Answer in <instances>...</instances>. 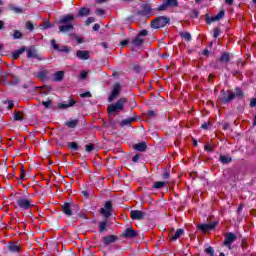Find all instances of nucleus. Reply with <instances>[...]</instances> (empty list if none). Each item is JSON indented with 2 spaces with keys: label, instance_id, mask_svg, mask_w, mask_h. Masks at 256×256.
<instances>
[{
  "label": "nucleus",
  "instance_id": "49530a36",
  "mask_svg": "<svg viewBox=\"0 0 256 256\" xmlns=\"http://www.w3.org/2000/svg\"><path fill=\"white\" fill-rule=\"evenodd\" d=\"M14 121H23L21 113H19L18 111L14 112Z\"/></svg>",
  "mask_w": 256,
  "mask_h": 256
},
{
  "label": "nucleus",
  "instance_id": "864d4df0",
  "mask_svg": "<svg viewBox=\"0 0 256 256\" xmlns=\"http://www.w3.org/2000/svg\"><path fill=\"white\" fill-rule=\"evenodd\" d=\"M214 39H217L219 35H221V29L219 28H214Z\"/></svg>",
  "mask_w": 256,
  "mask_h": 256
},
{
  "label": "nucleus",
  "instance_id": "5fc2aeb1",
  "mask_svg": "<svg viewBox=\"0 0 256 256\" xmlns=\"http://www.w3.org/2000/svg\"><path fill=\"white\" fill-rule=\"evenodd\" d=\"M211 125V122L207 121V122H204L202 125H201V129H204L205 131H207V129H209V126Z\"/></svg>",
  "mask_w": 256,
  "mask_h": 256
},
{
  "label": "nucleus",
  "instance_id": "58836bf2",
  "mask_svg": "<svg viewBox=\"0 0 256 256\" xmlns=\"http://www.w3.org/2000/svg\"><path fill=\"white\" fill-rule=\"evenodd\" d=\"M180 37H182L186 41H191V33L189 32H180Z\"/></svg>",
  "mask_w": 256,
  "mask_h": 256
},
{
  "label": "nucleus",
  "instance_id": "393cba45",
  "mask_svg": "<svg viewBox=\"0 0 256 256\" xmlns=\"http://www.w3.org/2000/svg\"><path fill=\"white\" fill-rule=\"evenodd\" d=\"M8 250L11 253H19V251H21V247H19V245H17V242H12L8 244Z\"/></svg>",
  "mask_w": 256,
  "mask_h": 256
},
{
  "label": "nucleus",
  "instance_id": "0e129e2a",
  "mask_svg": "<svg viewBox=\"0 0 256 256\" xmlns=\"http://www.w3.org/2000/svg\"><path fill=\"white\" fill-rule=\"evenodd\" d=\"M245 207V205L243 203H241L239 206H238V209H237V213L238 215H241V212L243 211V208Z\"/></svg>",
  "mask_w": 256,
  "mask_h": 256
},
{
  "label": "nucleus",
  "instance_id": "ddd939ff",
  "mask_svg": "<svg viewBox=\"0 0 256 256\" xmlns=\"http://www.w3.org/2000/svg\"><path fill=\"white\" fill-rule=\"evenodd\" d=\"M119 240L117 235H106L102 238L104 247H109L111 243H116Z\"/></svg>",
  "mask_w": 256,
  "mask_h": 256
},
{
  "label": "nucleus",
  "instance_id": "c9c22d12",
  "mask_svg": "<svg viewBox=\"0 0 256 256\" xmlns=\"http://www.w3.org/2000/svg\"><path fill=\"white\" fill-rule=\"evenodd\" d=\"M68 148L71 149V151H79V144H77V142H68Z\"/></svg>",
  "mask_w": 256,
  "mask_h": 256
},
{
  "label": "nucleus",
  "instance_id": "9d476101",
  "mask_svg": "<svg viewBox=\"0 0 256 256\" xmlns=\"http://www.w3.org/2000/svg\"><path fill=\"white\" fill-rule=\"evenodd\" d=\"M119 93H121V84L116 82L113 86L112 92L108 97L109 103L115 101L119 97Z\"/></svg>",
  "mask_w": 256,
  "mask_h": 256
},
{
  "label": "nucleus",
  "instance_id": "a878e982",
  "mask_svg": "<svg viewBox=\"0 0 256 256\" xmlns=\"http://www.w3.org/2000/svg\"><path fill=\"white\" fill-rule=\"evenodd\" d=\"M135 121H137L136 117H130V118L123 119L120 122V127H127V125H131Z\"/></svg>",
  "mask_w": 256,
  "mask_h": 256
},
{
  "label": "nucleus",
  "instance_id": "c756f323",
  "mask_svg": "<svg viewBox=\"0 0 256 256\" xmlns=\"http://www.w3.org/2000/svg\"><path fill=\"white\" fill-rule=\"evenodd\" d=\"M91 10L87 7H82L78 12V17H86V15H90Z\"/></svg>",
  "mask_w": 256,
  "mask_h": 256
},
{
  "label": "nucleus",
  "instance_id": "9b49d317",
  "mask_svg": "<svg viewBox=\"0 0 256 256\" xmlns=\"http://www.w3.org/2000/svg\"><path fill=\"white\" fill-rule=\"evenodd\" d=\"M122 236L125 239H135L136 237H139V232L137 230H133L132 227H128L122 232Z\"/></svg>",
  "mask_w": 256,
  "mask_h": 256
},
{
  "label": "nucleus",
  "instance_id": "ea45409f",
  "mask_svg": "<svg viewBox=\"0 0 256 256\" xmlns=\"http://www.w3.org/2000/svg\"><path fill=\"white\" fill-rule=\"evenodd\" d=\"M86 153H91L92 151H95V144L90 143L85 146Z\"/></svg>",
  "mask_w": 256,
  "mask_h": 256
},
{
  "label": "nucleus",
  "instance_id": "c03bdc74",
  "mask_svg": "<svg viewBox=\"0 0 256 256\" xmlns=\"http://www.w3.org/2000/svg\"><path fill=\"white\" fill-rule=\"evenodd\" d=\"M20 179L22 181H25V179H27V172L25 171V169L23 167H21V169H20Z\"/></svg>",
  "mask_w": 256,
  "mask_h": 256
},
{
  "label": "nucleus",
  "instance_id": "e433bc0d",
  "mask_svg": "<svg viewBox=\"0 0 256 256\" xmlns=\"http://www.w3.org/2000/svg\"><path fill=\"white\" fill-rule=\"evenodd\" d=\"M244 95L245 94L243 93V90L241 88H235V97H238V99H243Z\"/></svg>",
  "mask_w": 256,
  "mask_h": 256
},
{
  "label": "nucleus",
  "instance_id": "2f4dec72",
  "mask_svg": "<svg viewBox=\"0 0 256 256\" xmlns=\"http://www.w3.org/2000/svg\"><path fill=\"white\" fill-rule=\"evenodd\" d=\"M8 9H9V11H13V12L16 13V14H21V13H23V8L17 7V6H15V5H13V4H10V5L8 6Z\"/></svg>",
  "mask_w": 256,
  "mask_h": 256
},
{
  "label": "nucleus",
  "instance_id": "6e6552de",
  "mask_svg": "<svg viewBox=\"0 0 256 256\" xmlns=\"http://www.w3.org/2000/svg\"><path fill=\"white\" fill-rule=\"evenodd\" d=\"M217 225H219V222H212V223H203L198 224L196 227L198 231H202V233H209L210 231H213L216 229Z\"/></svg>",
  "mask_w": 256,
  "mask_h": 256
},
{
  "label": "nucleus",
  "instance_id": "f3484780",
  "mask_svg": "<svg viewBox=\"0 0 256 256\" xmlns=\"http://www.w3.org/2000/svg\"><path fill=\"white\" fill-rule=\"evenodd\" d=\"M77 103L74 98H69L68 103L62 102L58 104V109H69V107H74Z\"/></svg>",
  "mask_w": 256,
  "mask_h": 256
},
{
  "label": "nucleus",
  "instance_id": "4be33fe9",
  "mask_svg": "<svg viewBox=\"0 0 256 256\" xmlns=\"http://www.w3.org/2000/svg\"><path fill=\"white\" fill-rule=\"evenodd\" d=\"M65 78V72L64 71H57L53 77H52V81L59 83L61 81H63V79Z\"/></svg>",
  "mask_w": 256,
  "mask_h": 256
},
{
  "label": "nucleus",
  "instance_id": "338daca9",
  "mask_svg": "<svg viewBox=\"0 0 256 256\" xmlns=\"http://www.w3.org/2000/svg\"><path fill=\"white\" fill-rule=\"evenodd\" d=\"M96 14H98V15H100V16H101V15H105V10L99 8V9L96 10Z\"/></svg>",
  "mask_w": 256,
  "mask_h": 256
},
{
  "label": "nucleus",
  "instance_id": "37998d69",
  "mask_svg": "<svg viewBox=\"0 0 256 256\" xmlns=\"http://www.w3.org/2000/svg\"><path fill=\"white\" fill-rule=\"evenodd\" d=\"M40 27H42L43 29H52L53 24H51V22L49 21H45L43 24H40Z\"/></svg>",
  "mask_w": 256,
  "mask_h": 256
},
{
  "label": "nucleus",
  "instance_id": "e2e57ef3",
  "mask_svg": "<svg viewBox=\"0 0 256 256\" xmlns=\"http://www.w3.org/2000/svg\"><path fill=\"white\" fill-rule=\"evenodd\" d=\"M87 75H88L87 71H82L80 73V79L82 80L87 79Z\"/></svg>",
  "mask_w": 256,
  "mask_h": 256
},
{
  "label": "nucleus",
  "instance_id": "2eb2a0df",
  "mask_svg": "<svg viewBox=\"0 0 256 256\" xmlns=\"http://www.w3.org/2000/svg\"><path fill=\"white\" fill-rule=\"evenodd\" d=\"M51 46L54 51H61L62 53H69V46H62V48L57 44L55 39L51 40Z\"/></svg>",
  "mask_w": 256,
  "mask_h": 256
},
{
  "label": "nucleus",
  "instance_id": "1a4fd4ad",
  "mask_svg": "<svg viewBox=\"0 0 256 256\" xmlns=\"http://www.w3.org/2000/svg\"><path fill=\"white\" fill-rule=\"evenodd\" d=\"M237 241V235L233 234V232H228L225 234L223 245L231 250V245Z\"/></svg>",
  "mask_w": 256,
  "mask_h": 256
},
{
  "label": "nucleus",
  "instance_id": "bb28decb",
  "mask_svg": "<svg viewBox=\"0 0 256 256\" xmlns=\"http://www.w3.org/2000/svg\"><path fill=\"white\" fill-rule=\"evenodd\" d=\"M64 125H66V127H69V129H75V127H78L79 125V120L78 119L69 120V121H66Z\"/></svg>",
  "mask_w": 256,
  "mask_h": 256
},
{
  "label": "nucleus",
  "instance_id": "f8f14e48",
  "mask_svg": "<svg viewBox=\"0 0 256 256\" xmlns=\"http://www.w3.org/2000/svg\"><path fill=\"white\" fill-rule=\"evenodd\" d=\"M26 51H27L28 59H37V61H43V57L40 56V54L37 52V49H35V47H31Z\"/></svg>",
  "mask_w": 256,
  "mask_h": 256
},
{
  "label": "nucleus",
  "instance_id": "bf43d9fd",
  "mask_svg": "<svg viewBox=\"0 0 256 256\" xmlns=\"http://www.w3.org/2000/svg\"><path fill=\"white\" fill-rule=\"evenodd\" d=\"M42 88L45 89V92H43L44 95H47V93H50V91L53 90V88L51 86H44Z\"/></svg>",
  "mask_w": 256,
  "mask_h": 256
},
{
  "label": "nucleus",
  "instance_id": "b1692460",
  "mask_svg": "<svg viewBox=\"0 0 256 256\" xmlns=\"http://www.w3.org/2000/svg\"><path fill=\"white\" fill-rule=\"evenodd\" d=\"M133 149H135V151H140V153H143V151H147V143L139 142L137 144H134Z\"/></svg>",
  "mask_w": 256,
  "mask_h": 256
},
{
  "label": "nucleus",
  "instance_id": "4d7b16f0",
  "mask_svg": "<svg viewBox=\"0 0 256 256\" xmlns=\"http://www.w3.org/2000/svg\"><path fill=\"white\" fill-rule=\"evenodd\" d=\"M91 23H95V18L94 17H89L87 18L85 25H91Z\"/></svg>",
  "mask_w": 256,
  "mask_h": 256
},
{
  "label": "nucleus",
  "instance_id": "3c124183",
  "mask_svg": "<svg viewBox=\"0 0 256 256\" xmlns=\"http://www.w3.org/2000/svg\"><path fill=\"white\" fill-rule=\"evenodd\" d=\"M26 29L28 31H33V29H35V26L33 25V23L28 21V22H26Z\"/></svg>",
  "mask_w": 256,
  "mask_h": 256
},
{
  "label": "nucleus",
  "instance_id": "a211bd4d",
  "mask_svg": "<svg viewBox=\"0 0 256 256\" xmlns=\"http://www.w3.org/2000/svg\"><path fill=\"white\" fill-rule=\"evenodd\" d=\"M73 21H75V17L71 14H68L66 16H63L59 20V23H61V25H71V23H73Z\"/></svg>",
  "mask_w": 256,
  "mask_h": 256
},
{
  "label": "nucleus",
  "instance_id": "dca6fc26",
  "mask_svg": "<svg viewBox=\"0 0 256 256\" xmlns=\"http://www.w3.org/2000/svg\"><path fill=\"white\" fill-rule=\"evenodd\" d=\"M144 41L145 40L139 36H136L135 38H133L130 42L132 51H133V49H135V47H141V45H143Z\"/></svg>",
  "mask_w": 256,
  "mask_h": 256
},
{
  "label": "nucleus",
  "instance_id": "c85d7f7f",
  "mask_svg": "<svg viewBox=\"0 0 256 256\" xmlns=\"http://www.w3.org/2000/svg\"><path fill=\"white\" fill-rule=\"evenodd\" d=\"M231 61V54L224 52L221 56H220V62L221 63H229Z\"/></svg>",
  "mask_w": 256,
  "mask_h": 256
},
{
  "label": "nucleus",
  "instance_id": "20e7f679",
  "mask_svg": "<svg viewBox=\"0 0 256 256\" xmlns=\"http://www.w3.org/2000/svg\"><path fill=\"white\" fill-rule=\"evenodd\" d=\"M151 11H153V9L149 4H143L141 6V10L138 11L136 15L139 17V19L146 21V19H149V17H153V13H151Z\"/></svg>",
  "mask_w": 256,
  "mask_h": 256
},
{
  "label": "nucleus",
  "instance_id": "6ab92c4d",
  "mask_svg": "<svg viewBox=\"0 0 256 256\" xmlns=\"http://www.w3.org/2000/svg\"><path fill=\"white\" fill-rule=\"evenodd\" d=\"M62 213L66 215L67 217H71L73 215V210L71 209V203L69 202H64L62 205Z\"/></svg>",
  "mask_w": 256,
  "mask_h": 256
},
{
  "label": "nucleus",
  "instance_id": "5701e85b",
  "mask_svg": "<svg viewBox=\"0 0 256 256\" xmlns=\"http://www.w3.org/2000/svg\"><path fill=\"white\" fill-rule=\"evenodd\" d=\"M75 27L73 24H62L59 26L60 33H69V31H73Z\"/></svg>",
  "mask_w": 256,
  "mask_h": 256
},
{
  "label": "nucleus",
  "instance_id": "72a5a7b5",
  "mask_svg": "<svg viewBox=\"0 0 256 256\" xmlns=\"http://www.w3.org/2000/svg\"><path fill=\"white\" fill-rule=\"evenodd\" d=\"M165 185H167V182L157 181V182H154V184L152 185V189H163Z\"/></svg>",
  "mask_w": 256,
  "mask_h": 256
},
{
  "label": "nucleus",
  "instance_id": "6e6d98bb",
  "mask_svg": "<svg viewBox=\"0 0 256 256\" xmlns=\"http://www.w3.org/2000/svg\"><path fill=\"white\" fill-rule=\"evenodd\" d=\"M191 17H193V19H198L199 18V10H193L191 13Z\"/></svg>",
  "mask_w": 256,
  "mask_h": 256
},
{
  "label": "nucleus",
  "instance_id": "052dcab7",
  "mask_svg": "<svg viewBox=\"0 0 256 256\" xmlns=\"http://www.w3.org/2000/svg\"><path fill=\"white\" fill-rule=\"evenodd\" d=\"M139 159H141V155H139V154H136L132 157L133 163H137V161H139Z\"/></svg>",
  "mask_w": 256,
  "mask_h": 256
},
{
  "label": "nucleus",
  "instance_id": "603ef678",
  "mask_svg": "<svg viewBox=\"0 0 256 256\" xmlns=\"http://www.w3.org/2000/svg\"><path fill=\"white\" fill-rule=\"evenodd\" d=\"M169 177H171V173L168 170H164V172L162 173V178L169 179Z\"/></svg>",
  "mask_w": 256,
  "mask_h": 256
},
{
  "label": "nucleus",
  "instance_id": "7c9ffc66",
  "mask_svg": "<svg viewBox=\"0 0 256 256\" xmlns=\"http://www.w3.org/2000/svg\"><path fill=\"white\" fill-rule=\"evenodd\" d=\"M48 73L49 72L47 70H41L36 74V77L41 81H45V79H47Z\"/></svg>",
  "mask_w": 256,
  "mask_h": 256
},
{
  "label": "nucleus",
  "instance_id": "cd10ccee",
  "mask_svg": "<svg viewBox=\"0 0 256 256\" xmlns=\"http://www.w3.org/2000/svg\"><path fill=\"white\" fill-rule=\"evenodd\" d=\"M184 233L185 230H183L182 228L177 229L175 234L170 238L171 241H177V239H179Z\"/></svg>",
  "mask_w": 256,
  "mask_h": 256
},
{
  "label": "nucleus",
  "instance_id": "f704fd0d",
  "mask_svg": "<svg viewBox=\"0 0 256 256\" xmlns=\"http://www.w3.org/2000/svg\"><path fill=\"white\" fill-rule=\"evenodd\" d=\"M98 231L100 233H106V231H107V221H102V222L99 223Z\"/></svg>",
  "mask_w": 256,
  "mask_h": 256
},
{
  "label": "nucleus",
  "instance_id": "79ce46f5",
  "mask_svg": "<svg viewBox=\"0 0 256 256\" xmlns=\"http://www.w3.org/2000/svg\"><path fill=\"white\" fill-rule=\"evenodd\" d=\"M225 17V10H221L217 15L214 16L216 21H221V19Z\"/></svg>",
  "mask_w": 256,
  "mask_h": 256
},
{
  "label": "nucleus",
  "instance_id": "a18cd8bd",
  "mask_svg": "<svg viewBox=\"0 0 256 256\" xmlns=\"http://www.w3.org/2000/svg\"><path fill=\"white\" fill-rule=\"evenodd\" d=\"M23 37V33L19 30H15L13 34V39H21Z\"/></svg>",
  "mask_w": 256,
  "mask_h": 256
},
{
  "label": "nucleus",
  "instance_id": "f257e3e1",
  "mask_svg": "<svg viewBox=\"0 0 256 256\" xmlns=\"http://www.w3.org/2000/svg\"><path fill=\"white\" fill-rule=\"evenodd\" d=\"M167 25H171V18L167 16H158L150 22L152 29H163V27H167Z\"/></svg>",
  "mask_w": 256,
  "mask_h": 256
},
{
  "label": "nucleus",
  "instance_id": "09e8293b",
  "mask_svg": "<svg viewBox=\"0 0 256 256\" xmlns=\"http://www.w3.org/2000/svg\"><path fill=\"white\" fill-rule=\"evenodd\" d=\"M42 105H44L46 109H49V107H52L53 102L51 101V99H48L47 101H42Z\"/></svg>",
  "mask_w": 256,
  "mask_h": 256
},
{
  "label": "nucleus",
  "instance_id": "4468645a",
  "mask_svg": "<svg viewBox=\"0 0 256 256\" xmlns=\"http://www.w3.org/2000/svg\"><path fill=\"white\" fill-rule=\"evenodd\" d=\"M146 213L141 210H131L130 211V217L133 220L141 221L142 219H145Z\"/></svg>",
  "mask_w": 256,
  "mask_h": 256
},
{
  "label": "nucleus",
  "instance_id": "13d9d810",
  "mask_svg": "<svg viewBox=\"0 0 256 256\" xmlns=\"http://www.w3.org/2000/svg\"><path fill=\"white\" fill-rule=\"evenodd\" d=\"M80 97H82V99H85L87 97H92L91 92H84L82 94H80Z\"/></svg>",
  "mask_w": 256,
  "mask_h": 256
},
{
  "label": "nucleus",
  "instance_id": "680f3d73",
  "mask_svg": "<svg viewBox=\"0 0 256 256\" xmlns=\"http://www.w3.org/2000/svg\"><path fill=\"white\" fill-rule=\"evenodd\" d=\"M129 43V40H122V41H120V47H121V49H123V47H125V46H127V44Z\"/></svg>",
  "mask_w": 256,
  "mask_h": 256
},
{
  "label": "nucleus",
  "instance_id": "69168bd1",
  "mask_svg": "<svg viewBox=\"0 0 256 256\" xmlns=\"http://www.w3.org/2000/svg\"><path fill=\"white\" fill-rule=\"evenodd\" d=\"M13 107H15V102H13V100H9L7 109H12Z\"/></svg>",
  "mask_w": 256,
  "mask_h": 256
},
{
  "label": "nucleus",
  "instance_id": "4c0bfd02",
  "mask_svg": "<svg viewBox=\"0 0 256 256\" xmlns=\"http://www.w3.org/2000/svg\"><path fill=\"white\" fill-rule=\"evenodd\" d=\"M207 25H211V23H215L217 21L215 16L210 17L209 14L204 15Z\"/></svg>",
  "mask_w": 256,
  "mask_h": 256
},
{
  "label": "nucleus",
  "instance_id": "412c9836",
  "mask_svg": "<svg viewBox=\"0 0 256 256\" xmlns=\"http://www.w3.org/2000/svg\"><path fill=\"white\" fill-rule=\"evenodd\" d=\"M76 57H78V59H81V61H87L90 57L89 51H87V50H78L76 52Z\"/></svg>",
  "mask_w": 256,
  "mask_h": 256
},
{
  "label": "nucleus",
  "instance_id": "8fccbe9b",
  "mask_svg": "<svg viewBox=\"0 0 256 256\" xmlns=\"http://www.w3.org/2000/svg\"><path fill=\"white\" fill-rule=\"evenodd\" d=\"M147 35H149V31L143 29L138 33V37L142 38V37H147Z\"/></svg>",
  "mask_w": 256,
  "mask_h": 256
},
{
  "label": "nucleus",
  "instance_id": "7ed1b4c3",
  "mask_svg": "<svg viewBox=\"0 0 256 256\" xmlns=\"http://www.w3.org/2000/svg\"><path fill=\"white\" fill-rule=\"evenodd\" d=\"M32 200L29 198L20 197L16 200L15 209H20V211H29L33 207Z\"/></svg>",
  "mask_w": 256,
  "mask_h": 256
},
{
  "label": "nucleus",
  "instance_id": "39448f33",
  "mask_svg": "<svg viewBox=\"0 0 256 256\" xmlns=\"http://www.w3.org/2000/svg\"><path fill=\"white\" fill-rule=\"evenodd\" d=\"M220 95V101L221 103H223V105H227V103H231V101L235 99V92H233L232 90H221Z\"/></svg>",
  "mask_w": 256,
  "mask_h": 256
},
{
  "label": "nucleus",
  "instance_id": "774afa93",
  "mask_svg": "<svg viewBox=\"0 0 256 256\" xmlns=\"http://www.w3.org/2000/svg\"><path fill=\"white\" fill-rule=\"evenodd\" d=\"M250 107H256V97L251 99Z\"/></svg>",
  "mask_w": 256,
  "mask_h": 256
},
{
  "label": "nucleus",
  "instance_id": "423d86ee",
  "mask_svg": "<svg viewBox=\"0 0 256 256\" xmlns=\"http://www.w3.org/2000/svg\"><path fill=\"white\" fill-rule=\"evenodd\" d=\"M100 213L105 219H109L113 215V202L111 200L106 201L104 207L100 208Z\"/></svg>",
  "mask_w": 256,
  "mask_h": 256
},
{
  "label": "nucleus",
  "instance_id": "a19ab883",
  "mask_svg": "<svg viewBox=\"0 0 256 256\" xmlns=\"http://www.w3.org/2000/svg\"><path fill=\"white\" fill-rule=\"evenodd\" d=\"M205 253L209 256H215V249H213L212 246H209L208 248H206Z\"/></svg>",
  "mask_w": 256,
  "mask_h": 256
},
{
  "label": "nucleus",
  "instance_id": "f03ea898",
  "mask_svg": "<svg viewBox=\"0 0 256 256\" xmlns=\"http://www.w3.org/2000/svg\"><path fill=\"white\" fill-rule=\"evenodd\" d=\"M127 103V98H120L116 101L115 104H110L107 107L108 115H115L119 113V111H123L125 109V104Z\"/></svg>",
  "mask_w": 256,
  "mask_h": 256
},
{
  "label": "nucleus",
  "instance_id": "0eeeda50",
  "mask_svg": "<svg viewBox=\"0 0 256 256\" xmlns=\"http://www.w3.org/2000/svg\"><path fill=\"white\" fill-rule=\"evenodd\" d=\"M169 7H179L178 0H163L162 4L158 6L155 11H166Z\"/></svg>",
  "mask_w": 256,
  "mask_h": 256
},
{
  "label": "nucleus",
  "instance_id": "473e14b6",
  "mask_svg": "<svg viewBox=\"0 0 256 256\" xmlns=\"http://www.w3.org/2000/svg\"><path fill=\"white\" fill-rule=\"evenodd\" d=\"M220 161L223 165L233 162V158L225 155H220Z\"/></svg>",
  "mask_w": 256,
  "mask_h": 256
},
{
  "label": "nucleus",
  "instance_id": "de8ad7c7",
  "mask_svg": "<svg viewBox=\"0 0 256 256\" xmlns=\"http://www.w3.org/2000/svg\"><path fill=\"white\" fill-rule=\"evenodd\" d=\"M213 149H215V146H213V145L206 144L204 146V150H206L207 153H213Z\"/></svg>",
  "mask_w": 256,
  "mask_h": 256
},
{
  "label": "nucleus",
  "instance_id": "aec40b11",
  "mask_svg": "<svg viewBox=\"0 0 256 256\" xmlns=\"http://www.w3.org/2000/svg\"><path fill=\"white\" fill-rule=\"evenodd\" d=\"M26 51H27V48L25 46H23L20 49L13 51L11 54V58L14 61H17V59H19V57H21V55H23V53H25Z\"/></svg>",
  "mask_w": 256,
  "mask_h": 256
}]
</instances>
